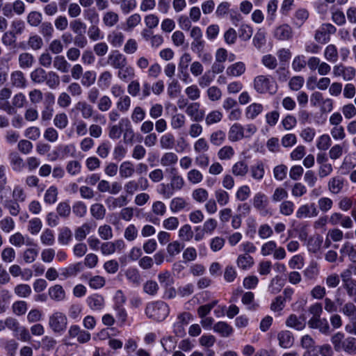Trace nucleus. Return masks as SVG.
I'll list each match as a JSON object with an SVG mask.
<instances>
[{"label": "nucleus", "instance_id": "obj_1", "mask_svg": "<svg viewBox=\"0 0 356 356\" xmlns=\"http://www.w3.org/2000/svg\"><path fill=\"white\" fill-rule=\"evenodd\" d=\"M330 341L337 353L344 352L348 355L356 354L355 338L346 337L344 333L338 332L332 336Z\"/></svg>", "mask_w": 356, "mask_h": 356}, {"label": "nucleus", "instance_id": "obj_2", "mask_svg": "<svg viewBox=\"0 0 356 356\" xmlns=\"http://www.w3.org/2000/svg\"><path fill=\"white\" fill-rule=\"evenodd\" d=\"M169 307L163 301L148 304L145 309L146 315L156 321H163L169 314Z\"/></svg>", "mask_w": 356, "mask_h": 356}, {"label": "nucleus", "instance_id": "obj_48", "mask_svg": "<svg viewBox=\"0 0 356 356\" xmlns=\"http://www.w3.org/2000/svg\"><path fill=\"white\" fill-rule=\"evenodd\" d=\"M5 209H6L9 213L13 216H17L20 212V206L19 202L13 200H6L3 204Z\"/></svg>", "mask_w": 356, "mask_h": 356}, {"label": "nucleus", "instance_id": "obj_42", "mask_svg": "<svg viewBox=\"0 0 356 356\" xmlns=\"http://www.w3.org/2000/svg\"><path fill=\"white\" fill-rule=\"evenodd\" d=\"M90 213L93 218L97 220H102L106 215V209L102 204L95 203L90 207Z\"/></svg>", "mask_w": 356, "mask_h": 356}, {"label": "nucleus", "instance_id": "obj_60", "mask_svg": "<svg viewBox=\"0 0 356 356\" xmlns=\"http://www.w3.org/2000/svg\"><path fill=\"white\" fill-rule=\"evenodd\" d=\"M253 34L252 27L248 24H241L238 29L239 38L243 41L249 40Z\"/></svg>", "mask_w": 356, "mask_h": 356}, {"label": "nucleus", "instance_id": "obj_19", "mask_svg": "<svg viewBox=\"0 0 356 356\" xmlns=\"http://www.w3.org/2000/svg\"><path fill=\"white\" fill-rule=\"evenodd\" d=\"M8 158L13 171L17 172L22 171L24 168V160L17 152H10L8 155Z\"/></svg>", "mask_w": 356, "mask_h": 356}, {"label": "nucleus", "instance_id": "obj_37", "mask_svg": "<svg viewBox=\"0 0 356 356\" xmlns=\"http://www.w3.org/2000/svg\"><path fill=\"white\" fill-rule=\"evenodd\" d=\"M158 280L163 288H168L174 284V279L170 272L168 270L159 273Z\"/></svg>", "mask_w": 356, "mask_h": 356}, {"label": "nucleus", "instance_id": "obj_33", "mask_svg": "<svg viewBox=\"0 0 356 356\" xmlns=\"http://www.w3.org/2000/svg\"><path fill=\"white\" fill-rule=\"evenodd\" d=\"M178 161L177 155L172 152L164 153L160 160L161 165L163 167H168L175 165Z\"/></svg>", "mask_w": 356, "mask_h": 356}, {"label": "nucleus", "instance_id": "obj_20", "mask_svg": "<svg viewBox=\"0 0 356 356\" xmlns=\"http://www.w3.org/2000/svg\"><path fill=\"white\" fill-rule=\"evenodd\" d=\"M125 277L127 280L135 287H138L142 282V277L138 269L129 268L125 271Z\"/></svg>", "mask_w": 356, "mask_h": 356}, {"label": "nucleus", "instance_id": "obj_51", "mask_svg": "<svg viewBox=\"0 0 356 356\" xmlns=\"http://www.w3.org/2000/svg\"><path fill=\"white\" fill-rule=\"evenodd\" d=\"M266 34L265 31L262 29H259L255 33L252 43L257 49H260L266 44Z\"/></svg>", "mask_w": 356, "mask_h": 356}, {"label": "nucleus", "instance_id": "obj_36", "mask_svg": "<svg viewBox=\"0 0 356 356\" xmlns=\"http://www.w3.org/2000/svg\"><path fill=\"white\" fill-rule=\"evenodd\" d=\"M175 143V137L171 133H167L160 138V147L163 149H172Z\"/></svg>", "mask_w": 356, "mask_h": 356}, {"label": "nucleus", "instance_id": "obj_23", "mask_svg": "<svg viewBox=\"0 0 356 356\" xmlns=\"http://www.w3.org/2000/svg\"><path fill=\"white\" fill-rule=\"evenodd\" d=\"M170 173V187L172 188L175 191L181 190L185 184V181L183 177L177 173L176 169L175 168L171 170Z\"/></svg>", "mask_w": 356, "mask_h": 356}, {"label": "nucleus", "instance_id": "obj_53", "mask_svg": "<svg viewBox=\"0 0 356 356\" xmlns=\"http://www.w3.org/2000/svg\"><path fill=\"white\" fill-rule=\"evenodd\" d=\"M88 36L92 41H98L104 38L100 29L97 24L90 25L88 29Z\"/></svg>", "mask_w": 356, "mask_h": 356}, {"label": "nucleus", "instance_id": "obj_11", "mask_svg": "<svg viewBox=\"0 0 356 356\" xmlns=\"http://www.w3.org/2000/svg\"><path fill=\"white\" fill-rule=\"evenodd\" d=\"M200 103H191L186 109V113L195 122H200L204 118V111L200 109Z\"/></svg>", "mask_w": 356, "mask_h": 356}, {"label": "nucleus", "instance_id": "obj_35", "mask_svg": "<svg viewBox=\"0 0 356 356\" xmlns=\"http://www.w3.org/2000/svg\"><path fill=\"white\" fill-rule=\"evenodd\" d=\"M19 65L22 69L30 68L35 62L34 57L29 53H22L19 56Z\"/></svg>", "mask_w": 356, "mask_h": 356}, {"label": "nucleus", "instance_id": "obj_27", "mask_svg": "<svg viewBox=\"0 0 356 356\" xmlns=\"http://www.w3.org/2000/svg\"><path fill=\"white\" fill-rule=\"evenodd\" d=\"M245 69L243 62H237L227 68L226 74L230 76H239L245 73Z\"/></svg>", "mask_w": 356, "mask_h": 356}, {"label": "nucleus", "instance_id": "obj_12", "mask_svg": "<svg viewBox=\"0 0 356 356\" xmlns=\"http://www.w3.org/2000/svg\"><path fill=\"white\" fill-rule=\"evenodd\" d=\"M88 306L94 311L102 310L105 305V300L103 296L94 293L89 296L86 299Z\"/></svg>", "mask_w": 356, "mask_h": 356}, {"label": "nucleus", "instance_id": "obj_18", "mask_svg": "<svg viewBox=\"0 0 356 356\" xmlns=\"http://www.w3.org/2000/svg\"><path fill=\"white\" fill-rule=\"evenodd\" d=\"M213 329L215 332L219 334L222 337H229L233 333L232 327L225 321H219L214 324Z\"/></svg>", "mask_w": 356, "mask_h": 356}, {"label": "nucleus", "instance_id": "obj_49", "mask_svg": "<svg viewBox=\"0 0 356 356\" xmlns=\"http://www.w3.org/2000/svg\"><path fill=\"white\" fill-rule=\"evenodd\" d=\"M91 231V225L88 223H84L81 227H79L74 233L75 239L78 241H81L85 239L87 235Z\"/></svg>", "mask_w": 356, "mask_h": 356}, {"label": "nucleus", "instance_id": "obj_57", "mask_svg": "<svg viewBox=\"0 0 356 356\" xmlns=\"http://www.w3.org/2000/svg\"><path fill=\"white\" fill-rule=\"evenodd\" d=\"M234 154L235 152L232 147L225 145L218 150L217 155L220 160H230Z\"/></svg>", "mask_w": 356, "mask_h": 356}, {"label": "nucleus", "instance_id": "obj_58", "mask_svg": "<svg viewBox=\"0 0 356 356\" xmlns=\"http://www.w3.org/2000/svg\"><path fill=\"white\" fill-rule=\"evenodd\" d=\"M216 201L220 206H225L229 202V193L223 189L219 188L215 191Z\"/></svg>", "mask_w": 356, "mask_h": 356}, {"label": "nucleus", "instance_id": "obj_56", "mask_svg": "<svg viewBox=\"0 0 356 356\" xmlns=\"http://www.w3.org/2000/svg\"><path fill=\"white\" fill-rule=\"evenodd\" d=\"M81 83L85 87H90L96 81V72L92 70L86 71L83 74Z\"/></svg>", "mask_w": 356, "mask_h": 356}, {"label": "nucleus", "instance_id": "obj_5", "mask_svg": "<svg viewBox=\"0 0 356 356\" xmlns=\"http://www.w3.org/2000/svg\"><path fill=\"white\" fill-rule=\"evenodd\" d=\"M48 323L54 333L62 334L67 328V318L63 313L56 312L49 316Z\"/></svg>", "mask_w": 356, "mask_h": 356}, {"label": "nucleus", "instance_id": "obj_15", "mask_svg": "<svg viewBox=\"0 0 356 356\" xmlns=\"http://www.w3.org/2000/svg\"><path fill=\"white\" fill-rule=\"evenodd\" d=\"M83 269V264L81 262H77L70 264L67 267L62 268L60 275L65 279H67L71 277H75L79 273L82 271Z\"/></svg>", "mask_w": 356, "mask_h": 356}, {"label": "nucleus", "instance_id": "obj_50", "mask_svg": "<svg viewBox=\"0 0 356 356\" xmlns=\"http://www.w3.org/2000/svg\"><path fill=\"white\" fill-rule=\"evenodd\" d=\"M186 117L182 113L173 115L170 120V125L173 129H180L185 126Z\"/></svg>", "mask_w": 356, "mask_h": 356}, {"label": "nucleus", "instance_id": "obj_14", "mask_svg": "<svg viewBox=\"0 0 356 356\" xmlns=\"http://www.w3.org/2000/svg\"><path fill=\"white\" fill-rule=\"evenodd\" d=\"M128 202L127 196L123 195L117 197L110 196L105 200V203L111 211L115 210L117 208L124 207L128 204Z\"/></svg>", "mask_w": 356, "mask_h": 356}, {"label": "nucleus", "instance_id": "obj_41", "mask_svg": "<svg viewBox=\"0 0 356 356\" xmlns=\"http://www.w3.org/2000/svg\"><path fill=\"white\" fill-rule=\"evenodd\" d=\"M340 252L343 255L348 256L352 261H356V245H353L350 242H346L341 248Z\"/></svg>", "mask_w": 356, "mask_h": 356}, {"label": "nucleus", "instance_id": "obj_13", "mask_svg": "<svg viewBox=\"0 0 356 356\" xmlns=\"http://www.w3.org/2000/svg\"><path fill=\"white\" fill-rule=\"evenodd\" d=\"M274 37L279 40H289L293 38L292 28L288 24H282L275 29Z\"/></svg>", "mask_w": 356, "mask_h": 356}, {"label": "nucleus", "instance_id": "obj_47", "mask_svg": "<svg viewBox=\"0 0 356 356\" xmlns=\"http://www.w3.org/2000/svg\"><path fill=\"white\" fill-rule=\"evenodd\" d=\"M250 172L253 179L257 180L263 179L265 174L264 163L261 161H259L255 165L251 166Z\"/></svg>", "mask_w": 356, "mask_h": 356}, {"label": "nucleus", "instance_id": "obj_44", "mask_svg": "<svg viewBox=\"0 0 356 356\" xmlns=\"http://www.w3.org/2000/svg\"><path fill=\"white\" fill-rule=\"evenodd\" d=\"M103 23L106 26L112 27L119 21V15L113 11H107L103 15Z\"/></svg>", "mask_w": 356, "mask_h": 356}, {"label": "nucleus", "instance_id": "obj_54", "mask_svg": "<svg viewBox=\"0 0 356 356\" xmlns=\"http://www.w3.org/2000/svg\"><path fill=\"white\" fill-rule=\"evenodd\" d=\"M225 138V133L222 130H218L211 134L209 140L212 145L220 146L224 143Z\"/></svg>", "mask_w": 356, "mask_h": 356}, {"label": "nucleus", "instance_id": "obj_55", "mask_svg": "<svg viewBox=\"0 0 356 356\" xmlns=\"http://www.w3.org/2000/svg\"><path fill=\"white\" fill-rule=\"evenodd\" d=\"M68 118L65 113H57L54 118V124L59 129H64L68 125Z\"/></svg>", "mask_w": 356, "mask_h": 356}, {"label": "nucleus", "instance_id": "obj_25", "mask_svg": "<svg viewBox=\"0 0 356 356\" xmlns=\"http://www.w3.org/2000/svg\"><path fill=\"white\" fill-rule=\"evenodd\" d=\"M254 259L248 254L238 255L236 259L237 266L242 270H248L254 265Z\"/></svg>", "mask_w": 356, "mask_h": 356}, {"label": "nucleus", "instance_id": "obj_17", "mask_svg": "<svg viewBox=\"0 0 356 356\" xmlns=\"http://www.w3.org/2000/svg\"><path fill=\"white\" fill-rule=\"evenodd\" d=\"M279 345L284 348H289L293 344V337L289 330H283L278 333Z\"/></svg>", "mask_w": 356, "mask_h": 356}, {"label": "nucleus", "instance_id": "obj_16", "mask_svg": "<svg viewBox=\"0 0 356 356\" xmlns=\"http://www.w3.org/2000/svg\"><path fill=\"white\" fill-rule=\"evenodd\" d=\"M245 138L243 127L238 124H234L228 132V138L232 142H236Z\"/></svg>", "mask_w": 356, "mask_h": 356}, {"label": "nucleus", "instance_id": "obj_3", "mask_svg": "<svg viewBox=\"0 0 356 356\" xmlns=\"http://www.w3.org/2000/svg\"><path fill=\"white\" fill-rule=\"evenodd\" d=\"M74 109L79 111L81 117L85 120L92 118L96 122H99L104 124L106 122L104 116L99 113L95 114L93 107L85 101L78 102L75 104Z\"/></svg>", "mask_w": 356, "mask_h": 356}, {"label": "nucleus", "instance_id": "obj_21", "mask_svg": "<svg viewBox=\"0 0 356 356\" xmlns=\"http://www.w3.org/2000/svg\"><path fill=\"white\" fill-rule=\"evenodd\" d=\"M343 179L340 177H334L327 182L329 191L332 194H339L343 188Z\"/></svg>", "mask_w": 356, "mask_h": 356}, {"label": "nucleus", "instance_id": "obj_26", "mask_svg": "<svg viewBox=\"0 0 356 356\" xmlns=\"http://www.w3.org/2000/svg\"><path fill=\"white\" fill-rule=\"evenodd\" d=\"M49 297L57 302L62 301L65 298V292L63 286L60 284H56L49 289Z\"/></svg>", "mask_w": 356, "mask_h": 356}, {"label": "nucleus", "instance_id": "obj_10", "mask_svg": "<svg viewBox=\"0 0 356 356\" xmlns=\"http://www.w3.org/2000/svg\"><path fill=\"white\" fill-rule=\"evenodd\" d=\"M307 325L309 328L317 329L321 334L326 336L329 335L331 332L328 321L325 318L321 317L315 319H309L307 322Z\"/></svg>", "mask_w": 356, "mask_h": 356}, {"label": "nucleus", "instance_id": "obj_63", "mask_svg": "<svg viewBox=\"0 0 356 356\" xmlns=\"http://www.w3.org/2000/svg\"><path fill=\"white\" fill-rule=\"evenodd\" d=\"M161 343L165 351L171 352L176 347L177 339L172 336H168L161 339Z\"/></svg>", "mask_w": 356, "mask_h": 356}, {"label": "nucleus", "instance_id": "obj_64", "mask_svg": "<svg viewBox=\"0 0 356 356\" xmlns=\"http://www.w3.org/2000/svg\"><path fill=\"white\" fill-rule=\"evenodd\" d=\"M294 211V204L290 200H284L279 207V211L282 215L291 216Z\"/></svg>", "mask_w": 356, "mask_h": 356}, {"label": "nucleus", "instance_id": "obj_28", "mask_svg": "<svg viewBox=\"0 0 356 356\" xmlns=\"http://www.w3.org/2000/svg\"><path fill=\"white\" fill-rule=\"evenodd\" d=\"M9 242L16 247H21L23 245H31L32 244L31 240L29 238L26 239L20 232H16L11 235L9 238Z\"/></svg>", "mask_w": 356, "mask_h": 356}, {"label": "nucleus", "instance_id": "obj_45", "mask_svg": "<svg viewBox=\"0 0 356 356\" xmlns=\"http://www.w3.org/2000/svg\"><path fill=\"white\" fill-rule=\"evenodd\" d=\"M232 172L235 176L244 177L248 172V165L243 161H238L232 166Z\"/></svg>", "mask_w": 356, "mask_h": 356}, {"label": "nucleus", "instance_id": "obj_24", "mask_svg": "<svg viewBox=\"0 0 356 356\" xmlns=\"http://www.w3.org/2000/svg\"><path fill=\"white\" fill-rule=\"evenodd\" d=\"M135 168L134 164L129 161L122 162L119 168V174L121 178L127 179L134 175Z\"/></svg>", "mask_w": 356, "mask_h": 356}, {"label": "nucleus", "instance_id": "obj_59", "mask_svg": "<svg viewBox=\"0 0 356 356\" xmlns=\"http://www.w3.org/2000/svg\"><path fill=\"white\" fill-rule=\"evenodd\" d=\"M134 75V68L128 65V64L122 67V68L118 69V77L122 81H126L129 78H133Z\"/></svg>", "mask_w": 356, "mask_h": 356}, {"label": "nucleus", "instance_id": "obj_40", "mask_svg": "<svg viewBox=\"0 0 356 356\" xmlns=\"http://www.w3.org/2000/svg\"><path fill=\"white\" fill-rule=\"evenodd\" d=\"M323 243V237L320 235H316L311 237L307 243V248L309 252L316 253L320 250Z\"/></svg>", "mask_w": 356, "mask_h": 356}, {"label": "nucleus", "instance_id": "obj_62", "mask_svg": "<svg viewBox=\"0 0 356 356\" xmlns=\"http://www.w3.org/2000/svg\"><path fill=\"white\" fill-rule=\"evenodd\" d=\"M263 111V106L261 104L253 103L246 109V115L248 118L254 119Z\"/></svg>", "mask_w": 356, "mask_h": 356}, {"label": "nucleus", "instance_id": "obj_46", "mask_svg": "<svg viewBox=\"0 0 356 356\" xmlns=\"http://www.w3.org/2000/svg\"><path fill=\"white\" fill-rule=\"evenodd\" d=\"M112 74L109 71L102 72L98 78L97 84L102 89H107L111 83Z\"/></svg>", "mask_w": 356, "mask_h": 356}, {"label": "nucleus", "instance_id": "obj_9", "mask_svg": "<svg viewBox=\"0 0 356 356\" xmlns=\"http://www.w3.org/2000/svg\"><path fill=\"white\" fill-rule=\"evenodd\" d=\"M107 63L113 68L118 70L127 64V57L119 51H113L108 56Z\"/></svg>", "mask_w": 356, "mask_h": 356}, {"label": "nucleus", "instance_id": "obj_38", "mask_svg": "<svg viewBox=\"0 0 356 356\" xmlns=\"http://www.w3.org/2000/svg\"><path fill=\"white\" fill-rule=\"evenodd\" d=\"M11 83L13 86L22 88L26 86V79L21 71H15L11 74Z\"/></svg>", "mask_w": 356, "mask_h": 356}, {"label": "nucleus", "instance_id": "obj_22", "mask_svg": "<svg viewBox=\"0 0 356 356\" xmlns=\"http://www.w3.org/2000/svg\"><path fill=\"white\" fill-rule=\"evenodd\" d=\"M53 65L56 70L62 73L68 72L71 66L63 56L59 55H57L54 57L53 60Z\"/></svg>", "mask_w": 356, "mask_h": 356}, {"label": "nucleus", "instance_id": "obj_32", "mask_svg": "<svg viewBox=\"0 0 356 356\" xmlns=\"http://www.w3.org/2000/svg\"><path fill=\"white\" fill-rule=\"evenodd\" d=\"M108 40L114 47H120L124 42V35L122 32L112 31L108 35Z\"/></svg>", "mask_w": 356, "mask_h": 356}, {"label": "nucleus", "instance_id": "obj_43", "mask_svg": "<svg viewBox=\"0 0 356 356\" xmlns=\"http://www.w3.org/2000/svg\"><path fill=\"white\" fill-rule=\"evenodd\" d=\"M45 82L47 86L51 89H55L60 85V76L54 72L49 71L46 74Z\"/></svg>", "mask_w": 356, "mask_h": 356}, {"label": "nucleus", "instance_id": "obj_39", "mask_svg": "<svg viewBox=\"0 0 356 356\" xmlns=\"http://www.w3.org/2000/svg\"><path fill=\"white\" fill-rule=\"evenodd\" d=\"M188 205L186 200L181 197L173 198L170 203V209L172 212L177 213L185 209Z\"/></svg>", "mask_w": 356, "mask_h": 356}, {"label": "nucleus", "instance_id": "obj_6", "mask_svg": "<svg viewBox=\"0 0 356 356\" xmlns=\"http://www.w3.org/2000/svg\"><path fill=\"white\" fill-rule=\"evenodd\" d=\"M253 206L259 211L261 216H271L272 213L268 209V197L263 193H256L253 197Z\"/></svg>", "mask_w": 356, "mask_h": 356}, {"label": "nucleus", "instance_id": "obj_29", "mask_svg": "<svg viewBox=\"0 0 356 356\" xmlns=\"http://www.w3.org/2000/svg\"><path fill=\"white\" fill-rule=\"evenodd\" d=\"M58 191L56 186H51L45 191L44 202L47 204H54L58 199Z\"/></svg>", "mask_w": 356, "mask_h": 356}, {"label": "nucleus", "instance_id": "obj_52", "mask_svg": "<svg viewBox=\"0 0 356 356\" xmlns=\"http://www.w3.org/2000/svg\"><path fill=\"white\" fill-rule=\"evenodd\" d=\"M324 56L327 60L331 63H335L338 60V51L335 45L329 44L326 47L324 51Z\"/></svg>", "mask_w": 356, "mask_h": 356}, {"label": "nucleus", "instance_id": "obj_61", "mask_svg": "<svg viewBox=\"0 0 356 356\" xmlns=\"http://www.w3.org/2000/svg\"><path fill=\"white\" fill-rule=\"evenodd\" d=\"M46 74L44 69L38 67L31 73V79L34 83H42L46 79Z\"/></svg>", "mask_w": 356, "mask_h": 356}, {"label": "nucleus", "instance_id": "obj_4", "mask_svg": "<svg viewBox=\"0 0 356 356\" xmlns=\"http://www.w3.org/2000/svg\"><path fill=\"white\" fill-rule=\"evenodd\" d=\"M254 88L260 94L276 92V88L274 87V81L269 76L258 75L254 79Z\"/></svg>", "mask_w": 356, "mask_h": 356}, {"label": "nucleus", "instance_id": "obj_30", "mask_svg": "<svg viewBox=\"0 0 356 356\" xmlns=\"http://www.w3.org/2000/svg\"><path fill=\"white\" fill-rule=\"evenodd\" d=\"M286 325L297 330H302L305 327V322L295 314H291L287 318Z\"/></svg>", "mask_w": 356, "mask_h": 356}, {"label": "nucleus", "instance_id": "obj_34", "mask_svg": "<svg viewBox=\"0 0 356 356\" xmlns=\"http://www.w3.org/2000/svg\"><path fill=\"white\" fill-rule=\"evenodd\" d=\"M72 232L70 228L64 227L59 231L58 235V241L60 244L63 245H67L72 241Z\"/></svg>", "mask_w": 356, "mask_h": 356}, {"label": "nucleus", "instance_id": "obj_7", "mask_svg": "<svg viewBox=\"0 0 356 356\" xmlns=\"http://www.w3.org/2000/svg\"><path fill=\"white\" fill-rule=\"evenodd\" d=\"M333 74L336 77L341 76L344 81H351L356 75V70L351 66L338 64L333 67Z\"/></svg>", "mask_w": 356, "mask_h": 356}, {"label": "nucleus", "instance_id": "obj_31", "mask_svg": "<svg viewBox=\"0 0 356 356\" xmlns=\"http://www.w3.org/2000/svg\"><path fill=\"white\" fill-rule=\"evenodd\" d=\"M241 302L247 306V308L249 310H256L259 307V305L254 302V295L251 291H248L243 293Z\"/></svg>", "mask_w": 356, "mask_h": 356}, {"label": "nucleus", "instance_id": "obj_8", "mask_svg": "<svg viewBox=\"0 0 356 356\" xmlns=\"http://www.w3.org/2000/svg\"><path fill=\"white\" fill-rule=\"evenodd\" d=\"M337 31L334 26L331 24H323L316 31L314 38L316 41L321 43H327L330 40V35L334 34Z\"/></svg>", "mask_w": 356, "mask_h": 356}]
</instances>
